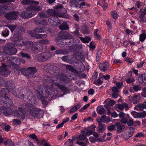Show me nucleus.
<instances>
[{
	"label": "nucleus",
	"mask_w": 146,
	"mask_h": 146,
	"mask_svg": "<svg viewBox=\"0 0 146 146\" xmlns=\"http://www.w3.org/2000/svg\"><path fill=\"white\" fill-rule=\"evenodd\" d=\"M98 126L97 128V132L99 133H103L106 129V126L105 124H103L101 121H100L98 119L97 120Z\"/></svg>",
	"instance_id": "nucleus-14"
},
{
	"label": "nucleus",
	"mask_w": 146,
	"mask_h": 146,
	"mask_svg": "<svg viewBox=\"0 0 146 146\" xmlns=\"http://www.w3.org/2000/svg\"><path fill=\"white\" fill-rule=\"evenodd\" d=\"M57 79L61 81H62L66 83L68 81V78L63 74H61L58 75L57 77Z\"/></svg>",
	"instance_id": "nucleus-25"
},
{
	"label": "nucleus",
	"mask_w": 146,
	"mask_h": 146,
	"mask_svg": "<svg viewBox=\"0 0 146 146\" xmlns=\"http://www.w3.org/2000/svg\"><path fill=\"white\" fill-rule=\"evenodd\" d=\"M5 141L4 142V144L7 146H13L15 144L10 139H6L4 138Z\"/></svg>",
	"instance_id": "nucleus-36"
},
{
	"label": "nucleus",
	"mask_w": 146,
	"mask_h": 146,
	"mask_svg": "<svg viewBox=\"0 0 146 146\" xmlns=\"http://www.w3.org/2000/svg\"><path fill=\"white\" fill-rule=\"evenodd\" d=\"M23 37L21 35L14 33V35L11 38L12 41L15 42H17L21 41L23 40Z\"/></svg>",
	"instance_id": "nucleus-17"
},
{
	"label": "nucleus",
	"mask_w": 146,
	"mask_h": 146,
	"mask_svg": "<svg viewBox=\"0 0 146 146\" xmlns=\"http://www.w3.org/2000/svg\"><path fill=\"white\" fill-rule=\"evenodd\" d=\"M2 35L4 36H7L9 35V31L7 29L4 30L2 31Z\"/></svg>",
	"instance_id": "nucleus-57"
},
{
	"label": "nucleus",
	"mask_w": 146,
	"mask_h": 146,
	"mask_svg": "<svg viewBox=\"0 0 146 146\" xmlns=\"http://www.w3.org/2000/svg\"><path fill=\"white\" fill-rule=\"evenodd\" d=\"M71 7V10L73 11L74 8H77L79 5V1L77 0H70L69 3Z\"/></svg>",
	"instance_id": "nucleus-21"
},
{
	"label": "nucleus",
	"mask_w": 146,
	"mask_h": 146,
	"mask_svg": "<svg viewBox=\"0 0 146 146\" xmlns=\"http://www.w3.org/2000/svg\"><path fill=\"white\" fill-rule=\"evenodd\" d=\"M58 37L62 39H73L74 36L66 31H62L59 33Z\"/></svg>",
	"instance_id": "nucleus-8"
},
{
	"label": "nucleus",
	"mask_w": 146,
	"mask_h": 146,
	"mask_svg": "<svg viewBox=\"0 0 146 146\" xmlns=\"http://www.w3.org/2000/svg\"><path fill=\"white\" fill-rule=\"evenodd\" d=\"M146 116V111H143L137 113V117L140 118H144Z\"/></svg>",
	"instance_id": "nucleus-46"
},
{
	"label": "nucleus",
	"mask_w": 146,
	"mask_h": 146,
	"mask_svg": "<svg viewBox=\"0 0 146 146\" xmlns=\"http://www.w3.org/2000/svg\"><path fill=\"white\" fill-rule=\"evenodd\" d=\"M82 31L84 34H88L90 33L89 29L86 27H84L82 30Z\"/></svg>",
	"instance_id": "nucleus-49"
},
{
	"label": "nucleus",
	"mask_w": 146,
	"mask_h": 146,
	"mask_svg": "<svg viewBox=\"0 0 146 146\" xmlns=\"http://www.w3.org/2000/svg\"><path fill=\"white\" fill-rule=\"evenodd\" d=\"M4 79L0 77V86H5Z\"/></svg>",
	"instance_id": "nucleus-60"
},
{
	"label": "nucleus",
	"mask_w": 146,
	"mask_h": 146,
	"mask_svg": "<svg viewBox=\"0 0 146 146\" xmlns=\"http://www.w3.org/2000/svg\"><path fill=\"white\" fill-rule=\"evenodd\" d=\"M15 116H17V117L21 119L22 120L24 119L25 117V114L23 112H20L19 113L18 111H17L16 112Z\"/></svg>",
	"instance_id": "nucleus-37"
},
{
	"label": "nucleus",
	"mask_w": 146,
	"mask_h": 146,
	"mask_svg": "<svg viewBox=\"0 0 146 146\" xmlns=\"http://www.w3.org/2000/svg\"><path fill=\"white\" fill-rule=\"evenodd\" d=\"M34 22L37 25L47 26L48 24L46 20L42 18L37 19Z\"/></svg>",
	"instance_id": "nucleus-16"
},
{
	"label": "nucleus",
	"mask_w": 146,
	"mask_h": 146,
	"mask_svg": "<svg viewBox=\"0 0 146 146\" xmlns=\"http://www.w3.org/2000/svg\"><path fill=\"white\" fill-rule=\"evenodd\" d=\"M146 38V34L143 33L140 35L139 40L141 42H143Z\"/></svg>",
	"instance_id": "nucleus-52"
},
{
	"label": "nucleus",
	"mask_w": 146,
	"mask_h": 146,
	"mask_svg": "<svg viewBox=\"0 0 146 146\" xmlns=\"http://www.w3.org/2000/svg\"><path fill=\"white\" fill-rule=\"evenodd\" d=\"M5 86L4 87H8L10 89V87L12 86H14V84L13 81L12 80H9L5 82Z\"/></svg>",
	"instance_id": "nucleus-33"
},
{
	"label": "nucleus",
	"mask_w": 146,
	"mask_h": 146,
	"mask_svg": "<svg viewBox=\"0 0 146 146\" xmlns=\"http://www.w3.org/2000/svg\"><path fill=\"white\" fill-rule=\"evenodd\" d=\"M110 121V118L108 117H107L105 115H104L101 117L100 121L101 122L107 123Z\"/></svg>",
	"instance_id": "nucleus-31"
},
{
	"label": "nucleus",
	"mask_w": 146,
	"mask_h": 146,
	"mask_svg": "<svg viewBox=\"0 0 146 146\" xmlns=\"http://www.w3.org/2000/svg\"><path fill=\"white\" fill-rule=\"evenodd\" d=\"M25 50H22L21 52L20 53L21 56L22 58H24L26 57L28 59H31V57L30 56L29 54L25 53Z\"/></svg>",
	"instance_id": "nucleus-35"
},
{
	"label": "nucleus",
	"mask_w": 146,
	"mask_h": 146,
	"mask_svg": "<svg viewBox=\"0 0 146 146\" xmlns=\"http://www.w3.org/2000/svg\"><path fill=\"white\" fill-rule=\"evenodd\" d=\"M8 9L7 6H0V15L4 14Z\"/></svg>",
	"instance_id": "nucleus-39"
},
{
	"label": "nucleus",
	"mask_w": 146,
	"mask_h": 146,
	"mask_svg": "<svg viewBox=\"0 0 146 146\" xmlns=\"http://www.w3.org/2000/svg\"><path fill=\"white\" fill-rule=\"evenodd\" d=\"M80 39L84 43H88L91 40L90 37L86 36L85 38L79 37Z\"/></svg>",
	"instance_id": "nucleus-43"
},
{
	"label": "nucleus",
	"mask_w": 146,
	"mask_h": 146,
	"mask_svg": "<svg viewBox=\"0 0 146 146\" xmlns=\"http://www.w3.org/2000/svg\"><path fill=\"white\" fill-rule=\"evenodd\" d=\"M25 32V29L22 27H19L16 28L14 33L19 34V33L23 34Z\"/></svg>",
	"instance_id": "nucleus-32"
},
{
	"label": "nucleus",
	"mask_w": 146,
	"mask_h": 146,
	"mask_svg": "<svg viewBox=\"0 0 146 146\" xmlns=\"http://www.w3.org/2000/svg\"><path fill=\"white\" fill-rule=\"evenodd\" d=\"M139 109L141 110H142L144 109H146V102H144L142 103L139 104L138 105Z\"/></svg>",
	"instance_id": "nucleus-45"
},
{
	"label": "nucleus",
	"mask_w": 146,
	"mask_h": 146,
	"mask_svg": "<svg viewBox=\"0 0 146 146\" xmlns=\"http://www.w3.org/2000/svg\"><path fill=\"white\" fill-rule=\"evenodd\" d=\"M127 123L128 126H131L133 124V121L132 119H130L128 121H127Z\"/></svg>",
	"instance_id": "nucleus-64"
},
{
	"label": "nucleus",
	"mask_w": 146,
	"mask_h": 146,
	"mask_svg": "<svg viewBox=\"0 0 146 146\" xmlns=\"http://www.w3.org/2000/svg\"><path fill=\"white\" fill-rule=\"evenodd\" d=\"M4 114L6 116L9 115L12 113V111L10 108H7L3 112Z\"/></svg>",
	"instance_id": "nucleus-40"
},
{
	"label": "nucleus",
	"mask_w": 146,
	"mask_h": 146,
	"mask_svg": "<svg viewBox=\"0 0 146 146\" xmlns=\"http://www.w3.org/2000/svg\"><path fill=\"white\" fill-rule=\"evenodd\" d=\"M46 66L48 72L52 74L55 73L57 70V67L53 65L48 64Z\"/></svg>",
	"instance_id": "nucleus-18"
},
{
	"label": "nucleus",
	"mask_w": 146,
	"mask_h": 146,
	"mask_svg": "<svg viewBox=\"0 0 146 146\" xmlns=\"http://www.w3.org/2000/svg\"><path fill=\"white\" fill-rule=\"evenodd\" d=\"M29 137L31 139H36L37 142H38V139L37 138V136L35 134H31L29 135Z\"/></svg>",
	"instance_id": "nucleus-58"
},
{
	"label": "nucleus",
	"mask_w": 146,
	"mask_h": 146,
	"mask_svg": "<svg viewBox=\"0 0 146 146\" xmlns=\"http://www.w3.org/2000/svg\"><path fill=\"white\" fill-rule=\"evenodd\" d=\"M20 62L19 59L15 57L8 58L7 61V65L3 64L0 67V75L5 77L7 76L11 72L6 68L7 66L11 68L17 69L19 66L17 63Z\"/></svg>",
	"instance_id": "nucleus-1"
},
{
	"label": "nucleus",
	"mask_w": 146,
	"mask_h": 146,
	"mask_svg": "<svg viewBox=\"0 0 146 146\" xmlns=\"http://www.w3.org/2000/svg\"><path fill=\"white\" fill-rule=\"evenodd\" d=\"M59 29L61 31L68 30L69 29V25L66 21H64L58 27Z\"/></svg>",
	"instance_id": "nucleus-24"
},
{
	"label": "nucleus",
	"mask_w": 146,
	"mask_h": 146,
	"mask_svg": "<svg viewBox=\"0 0 146 146\" xmlns=\"http://www.w3.org/2000/svg\"><path fill=\"white\" fill-rule=\"evenodd\" d=\"M49 93L47 89H46L45 91L43 92L41 95H39L40 96V99H43L46 98L48 97L49 96Z\"/></svg>",
	"instance_id": "nucleus-34"
},
{
	"label": "nucleus",
	"mask_w": 146,
	"mask_h": 146,
	"mask_svg": "<svg viewBox=\"0 0 146 146\" xmlns=\"http://www.w3.org/2000/svg\"><path fill=\"white\" fill-rule=\"evenodd\" d=\"M111 15L115 19H117L118 18V15L115 11H112L111 12Z\"/></svg>",
	"instance_id": "nucleus-56"
},
{
	"label": "nucleus",
	"mask_w": 146,
	"mask_h": 146,
	"mask_svg": "<svg viewBox=\"0 0 146 146\" xmlns=\"http://www.w3.org/2000/svg\"><path fill=\"white\" fill-rule=\"evenodd\" d=\"M44 87L43 86L39 85L37 87L36 91L38 94L37 97L39 98H40V96L39 95H41L42 93H43L44 91L43 89L44 88Z\"/></svg>",
	"instance_id": "nucleus-26"
},
{
	"label": "nucleus",
	"mask_w": 146,
	"mask_h": 146,
	"mask_svg": "<svg viewBox=\"0 0 146 146\" xmlns=\"http://www.w3.org/2000/svg\"><path fill=\"white\" fill-rule=\"evenodd\" d=\"M80 53H76L73 54V57L75 58L76 60H79V55Z\"/></svg>",
	"instance_id": "nucleus-62"
},
{
	"label": "nucleus",
	"mask_w": 146,
	"mask_h": 146,
	"mask_svg": "<svg viewBox=\"0 0 146 146\" xmlns=\"http://www.w3.org/2000/svg\"><path fill=\"white\" fill-rule=\"evenodd\" d=\"M143 9H141L139 12V17L140 18V20L141 22H143L144 21V17L145 15H146Z\"/></svg>",
	"instance_id": "nucleus-41"
},
{
	"label": "nucleus",
	"mask_w": 146,
	"mask_h": 146,
	"mask_svg": "<svg viewBox=\"0 0 146 146\" xmlns=\"http://www.w3.org/2000/svg\"><path fill=\"white\" fill-rule=\"evenodd\" d=\"M21 4L25 5H31V1L29 0H24L21 1Z\"/></svg>",
	"instance_id": "nucleus-51"
},
{
	"label": "nucleus",
	"mask_w": 146,
	"mask_h": 146,
	"mask_svg": "<svg viewBox=\"0 0 146 146\" xmlns=\"http://www.w3.org/2000/svg\"><path fill=\"white\" fill-rule=\"evenodd\" d=\"M124 60L128 63H132L133 62V61L132 59L129 57L125 58L124 59Z\"/></svg>",
	"instance_id": "nucleus-63"
},
{
	"label": "nucleus",
	"mask_w": 146,
	"mask_h": 146,
	"mask_svg": "<svg viewBox=\"0 0 146 146\" xmlns=\"http://www.w3.org/2000/svg\"><path fill=\"white\" fill-rule=\"evenodd\" d=\"M53 56L52 53L48 52L39 54L37 56V58L38 61L41 62L46 61Z\"/></svg>",
	"instance_id": "nucleus-4"
},
{
	"label": "nucleus",
	"mask_w": 146,
	"mask_h": 146,
	"mask_svg": "<svg viewBox=\"0 0 146 146\" xmlns=\"http://www.w3.org/2000/svg\"><path fill=\"white\" fill-rule=\"evenodd\" d=\"M50 42V40H48L47 39H45L40 40L38 42L39 43V44H49Z\"/></svg>",
	"instance_id": "nucleus-47"
},
{
	"label": "nucleus",
	"mask_w": 146,
	"mask_h": 146,
	"mask_svg": "<svg viewBox=\"0 0 146 146\" xmlns=\"http://www.w3.org/2000/svg\"><path fill=\"white\" fill-rule=\"evenodd\" d=\"M109 66V63L108 62H105L103 64H100L99 68L101 70L104 72L108 68Z\"/></svg>",
	"instance_id": "nucleus-22"
},
{
	"label": "nucleus",
	"mask_w": 146,
	"mask_h": 146,
	"mask_svg": "<svg viewBox=\"0 0 146 146\" xmlns=\"http://www.w3.org/2000/svg\"><path fill=\"white\" fill-rule=\"evenodd\" d=\"M35 14V13L32 12L29 7L26 11L22 12L20 14V16L22 18L28 19L33 17Z\"/></svg>",
	"instance_id": "nucleus-7"
},
{
	"label": "nucleus",
	"mask_w": 146,
	"mask_h": 146,
	"mask_svg": "<svg viewBox=\"0 0 146 146\" xmlns=\"http://www.w3.org/2000/svg\"><path fill=\"white\" fill-rule=\"evenodd\" d=\"M115 125H112L109 126L107 127L108 130L111 131L113 130H114L115 129Z\"/></svg>",
	"instance_id": "nucleus-61"
},
{
	"label": "nucleus",
	"mask_w": 146,
	"mask_h": 146,
	"mask_svg": "<svg viewBox=\"0 0 146 146\" xmlns=\"http://www.w3.org/2000/svg\"><path fill=\"white\" fill-rule=\"evenodd\" d=\"M55 53L56 54H66L67 53V50L63 49H58L55 51Z\"/></svg>",
	"instance_id": "nucleus-42"
},
{
	"label": "nucleus",
	"mask_w": 146,
	"mask_h": 146,
	"mask_svg": "<svg viewBox=\"0 0 146 146\" xmlns=\"http://www.w3.org/2000/svg\"><path fill=\"white\" fill-rule=\"evenodd\" d=\"M3 50L5 54L10 55L16 54L17 52V49L12 43H9L3 46Z\"/></svg>",
	"instance_id": "nucleus-3"
},
{
	"label": "nucleus",
	"mask_w": 146,
	"mask_h": 146,
	"mask_svg": "<svg viewBox=\"0 0 146 146\" xmlns=\"http://www.w3.org/2000/svg\"><path fill=\"white\" fill-rule=\"evenodd\" d=\"M23 91L24 90H22L20 92L19 94V97L31 105H33L34 104H36V102L35 100V98L33 97V94L30 91H29L27 93V94L29 95V96H28L27 98H26V96L25 95V98H24V94L21 93L23 92Z\"/></svg>",
	"instance_id": "nucleus-2"
},
{
	"label": "nucleus",
	"mask_w": 146,
	"mask_h": 146,
	"mask_svg": "<svg viewBox=\"0 0 146 146\" xmlns=\"http://www.w3.org/2000/svg\"><path fill=\"white\" fill-rule=\"evenodd\" d=\"M28 106L27 105H24L21 106V107H19L18 108V110H16L15 112V113L16 114V112L17 111H18L19 113L20 112H23L24 110H29V109L28 108Z\"/></svg>",
	"instance_id": "nucleus-30"
},
{
	"label": "nucleus",
	"mask_w": 146,
	"mask_h": 146,
	"mask_svg": "<svg viewBox=\"0 0 146 146\" xmlns=\"http://www.w3.org/2000/svg\"><path fill=\"white\" fill-rule=\"evenodd\" d=\"M30 10L32 12L35 13V15H36L37 12L42 10V8L40 6H35L31 5L29 7Z\"/></svg>",
	"instance_id": "nucleus-19"
},
{
	"label": "nucleus",
	"mask_w": 146,
	"mask_h": 146,
	"mask_svg": "<svg viewBox=\"0 0 146 146\" xmlns=\"http://www.w3.org/2000/svg\"><path fill=\"white\" fill-rule=\"evenodd\" d=\"M115 126L117 128V131L118 133L121 132L125 128V126L119 122L115 123Z\"/></svg>",
	"instance_id": "nucleus-23"
},
{
	"label": "nucleus",
	"mask_w": 146,
	"mask_h": 146,
	"mask_svg": "<svg viewBox=\"0 0 146 146\" xmlns=\"http://www.w3.org/2000/svg\"><path fill=\"white\" fill-rule=\"evenodd\" d=\"M97 111L99 114H103L105 111V109L102 107H98Z\"/></svg>",
	"instance_id": "nucleus-48"
},
{
	"label": "nucleus",
	"mask_w": 146,
	"mask_h": 146,
	"mask_svg": "<svg viewBox=\"0 0 146 146\" xmlns=\"http://www.w3.org/2000/svg\"><path fill=\"white\" fill-rule=\"evenodd\" d=\"M61 91L64 92L65 94H68L70 92V90L68 89L66 87L64 86H63L61 89Z\"/></svg>",
	"instance_id": "nucleus-54"
},
{
	"label": "nucleus",
	"mask_w": 146,
	"mask_h": 146,
	"mask_svg": "<svg viewBox=\"0 0 146 146\" xmlns=\"http://www.w3.org/2000/svg\"><path fill=\"white\" fill-rule=\"evenodd\" d=\"M7 89L6 88H2L1 89L0 91V98H4L5 99L6 97H8L6 96L7 95Z\"/></svg>",
	"instance_id": "nucleus-28"
},
{
	"label": "nucleus",
	"mask_w": 146,
	"mask_h": 146,
	"mask_svg": "<svg viewBox=\"0 0 146 146\" xmlns=\"http://www.w3.org/2000/svg\"><path fill=\"white\" fill-rule=\"evenodd\" d=\"M37 70L35 67H29L25 71V74L26 76H33V75L36 72Z\"/></svg>",
	"instance_id": "nucleus-11"
},
{
	"label": "nucleus",
	"mask_w": 146,
	"mask_h": 146,
	"mask_svg": "<svg viewBox=\"0 0 146 146\" xmlns=\"http://www.w3.org/2000/svg\"><path fill=\"white\" fill-rule=\"evenodd\" d=\"M19 15L18 12L13 11L6 13L4 15V17L7 19L11 21L16 20Z\"/></svg>",
	"instance_id": "nucleus-6"
},
{
	"label": "nucleus",
	"mask_w": 146,
	"mask_h": 146,
	"mask_svg": "<svg viewBox=\"0 0 146 146\" xmlns=\"http://www.w3.org/2000/svg\"><path fill=\"white\" fill-rule=\"evenodd\" d=\"M85 129L84 130H81V132L84 133L86 136H89L92 134V131L90 130H87L86 131Z\"/></svg>",
	"instance_id": "nucleus-50"
},
{
	"label": "nucleus",
	"mask_w": 146,
	"mask_h": 146,
	"mask_svg": "<svg viewBox=\"0 0 146 146\" xmlns=\"http://www.w3.org/2000/svg\"><path fill=\"white\" fill-rule=\"evenodd\" d=\"M16 25H9L8 27L9 29L12 32H13L14 31H15V28L17 27Z\"/></svg>",
	"instance_id": "nucleus-59"
},
{
	"label": "nucleus",
	"mask_w": 146,
	"mask_h": 146,
	"mask_svg": "<svg viewBox=\"0 0 146 146\" xmlns=\"http://www.w3.org/2000/svg\"><path fill=\"white\" fill-rule=\"evenodd\" d=\"M27 32L28 34L30 35L32 37L37 39H43L45 38L47 36V35L46 34H37L31 30L28 31Z\"/></svg>",
	"instance_id": "nucleus-9"
},
{
	"label": "nucleus",
	"mask_w": 146,
	"mask_h": 146,
	"mask_svg": "<svg viewBox=\"0 0 146 146\" xmlns=\"http://www.w3.org/2000/svg\"><path fill=\"white\" fill-rule=\"evenodd\" d=\"M42 48V46L37 42L33 43L31 48V51L33 53H37L40 52V48Z\"/></svg>",
	"instance_id": "nucleus-10"
},
{
	"label": "nucleus",
	"mask_w": 146,
	"mask_h": 146,
	"mask_svg": "<svg viewBox=\"0 0 146 146\" xmlns=\"http://www.w3.org/2000/svg\"><path fill=\"white\" fill-rule=\"evenodd\" d=\"M33 42L32 41H23L21 43H18L16 44L19 46H25V47L28 49L31 47L33 44Z\"/></svg>",
	"instance_id": "nucleus-15"
},
{
	"label": "nucleus",
	"mask_w": 146,
	"mask_h": 146,
	"mask_svg": "<svg viewBox=\"0 0 146 146\" xmlns=\"http://www.w3.org/2000/svg\"><path fill=\"white\" fill-rule=\"evenodd\" d=\"M43 111L37 108H33L30 110V113L32 116L36 118H41L43 114Z\"/></svg>",
	"instance_id": "nucleus-5"
},
{
	"label": "nucleus",
	"mask_w": 146,
	"mask_h": 146,
	"mask_svg": "<svg viewBox=\"0 0 146 146\" xmlns=\"http://www.w3.org/2000/svg\"><path fill=\"white\" fill-rule=\"evenodd\" d=\"M138 80L141 83L146 84V74H143L139 76Z\"/></svg>",
	"instance_id": "nucleus-29"
},
{
	"label": "nucleus",
	"mask_w": 146,
	"mask_h": 146,
	"mask_svg": "<svg viewBox=\"0 0 146 146\" xmlns=\"http://www.w3.org/2000/svg\"><path fill=\"white\" fill-rule=\"evenodd\" d=\"M62 60L70 64L73 63V62L69 59V56H64L62 58Z\"/></svg>",
	"instance_id": "nucleus-38"
},
{
	"label": "nucleus",
	"mask_w": 146,
	"mask_h": 146,
	"mask_svg": "<svg viewBox=\"0 0 146 146\" xmlns=\"http://www.w3.org/2000/svg\"><path fill=\"white\" fill-rule=\"evenodd\" d=\"M54 7V9L56 10V11L59 12L60 9L63 8L64 5L62 4L58 3Z\"/></svg>",
	"instance_id": "nucleus-44"
},
{
	"label": "nucleus",
	"mask_w": 146,
	"mask_h": 146,
	"mask_svg": "<svg viewBox=\"0 0 146 146\" xmlns=\"http://www.w3.org/2000/svg\"><path fill=\"white\" fill-rule=\"evenodd\" d=\"M0 104L6 105L8 107L11 106L13 105L12 101L9 97H6L5 100L0 99Z\"/></svg>",
	"instance_id": "nucleus-12"
},
{
	"label": "nucleus",
	"mask_w": 146,
	"mask_h": 146,
	"mask_svg": "<svg viewBox=\"0 0 146 146\" xmlns=\"http://www.w3.org/2000/svg\"><path fill=\"white\" fill-rule=\"evenodd\" d=\"M38 15L41 18H47L48 17L46 14L44 12H40L38 13Z\"/></svg>",
	"instance_id": "nucleus-53"
},
{
	"label": "nucleus",
	"mask_w": 146,
	"mask_h": 146,
	"mask_svg": "<svg viewBox=\"0 0 146 146\" xmlns=\"http://www.w3.org/2000/svg\"><path fill=\"white\" fill-rule=\"evenodd\" d=\"M67 69H68L72 72H75L76 70L73 67L70 65H68L66 66Z\"/></svg>",
	"instance_id": "nucleus-55"
},
{
	"label": "nucleus",
	"mask_w": 146,
	"mask_h": 146,
	"mask_svg": "<svg viewBox=\"0 0 146 146\" xmlns=\"http://www.w3.org/2000/svg\"><path fill=\"white\" fill-rule=\"evenodd\" d=\"M47 13L52 16L58 17H60L61 14L60 12L56 11V10L54 8V9H48L46 11Z\"/></svg>",
	"instance_id": "nucleus-13"
},
{
	"label": "nucleus",
	"mask_w": 146,
	"mask_h": 146,
	"mask_svg": "<svg viewBox=\"0 0 146 146\" xmlns=\"http://www.w3.org/2000/svg\"><path fill=\"white\" fill-rule=\"evenodd\" d=\"M45 31V27H38L35 28L33 31L37 33H44Z\"/></svg>",
	"instance_id": "nucleus-27"
},
{
	"label": "nucleus",
	"mask_w": 146,
	"mask_h": 146,
	"mask_svg": "<svg viewBox=\"0 0 146 146\" xmlns=\"http://www.w3.org/2000/svg\"><path fill=\"white\" fill-rule=\"evenodd\" d=\"M53 77H51L48 79H45L43 81V82L44 86L47 87H48L49 85H51L52 83L54 82Z\"/></svg>",
	"instance_id": "nucleus-20"
}]
</instances>
